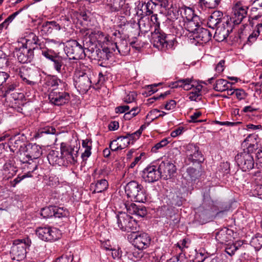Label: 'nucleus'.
<instances>
[{
	"mask_svg": "<svg viewBox=\"0 0 262 262\" xmlns=\"http://www.w3.org/2000/svg\"><path fill=\"white\" fill-rule=\"evenodd\" d=\"M187 148V155L189 159L192 161H201L202 159V154L194 145H189Z\"/></svg>",
	"mask_w": 262,
	"mask_h": 262,
	"instance_id": "nucleus-23",
	"label": "nucleus"
},
{
	"mask_svg": "<svg viewBox=\"0 0 262 262\" xmlns=\"http://www.w3.org/2000/svg\"><path fill=\"white\" fill-rule=\"evenodd\" d=\"M75 86L82 92H86L91 86V81L88 73L79 72L75 78Z\"/></svg>",
	"mask_w": 262,
	"mask_h": 262,
	"instance_id": "nucleus-13",
	"label": "nucleus"
},
{
	"mask_svg": "<svg viewBox=\"0 0 262 262\" xmlns=\"http://www.w3.org/2000/svg\"><path fill=\"white\" fill-rule=\"evenodd\" d=\"M79 10L80 11V16H90V15H94V13L92 12L93 9L89 5L81 6Z\"/></svg>",
	"mask_w": 262,
	"mask_h": 262,
	"instance_id": "nucleus-38",
	"label": "nucleus"
},
{
	"mask_svg": "<svg viewBox=\"0 0 262 262\" xmlns=\"http://www.w3.org/2000/svg\"><path fill=\"white\" fill-rule=\"evenodd\" d=\"M42 27L44 31L50 32H51V30L53 29L57 30L60 29V25L54 21H47L42 25Z\"/></svg>",
	"mask_w": 262,
	"mask_h": 262,
	"instance_id": "nucleus-36",
	"label": "nucleus"
},
{
	"mask_svg": "<svg viewBox=\"0 0 262 262\" xmlns=\"http://www.w3.org/2000/svg\"><path fill=\"white\" fill-rule=\"evenodd\" d=\"M111 52V50L108 48H105L100 51L98 55H99L100 54V57L103 58V59H108Z\"/></svg>",
	"mask_w": 262,
	"mask_h": 262,
	"instance_id": "nucleus-57",
	"label": "nucleus"
},
{
	"mask_svg": "<svg viewBox=\"0 0 262 262\" xmlns=\"http://www.w3.org/2000/svg\"><path fill=\"white\" fill-rule=\"evenodd\" d=\"M200 176L199 171L193 167H188L183 174V178L189 183L194 181Z\"/></svg>",
	"mask_w": 262,
	"mask_h": 262,
	"instance_id": "nucleus-25",
	"label": "nucleus"
},
{
	"mask_svg": "<svg viewBox=\"0 0 262 262\" xmlns=\"http://www.w3.org/2000/svg\"><path fill=\"white\" fill-rule=\"evenodd\" d=\"M235 160L243 171L250 170L254 167L255 162L253 156L245 150L243 152L238 154L235 156Z\"/></svg>",
	"mask_w": 262,
	"mask_h": 262,
	"instance_id": "nucleus-8",
	"label": "nucleus"
},
{
	"mask_svg": "<svg viewBox=\"0 0 262 262\" xmlns=\"http://www.w3.org/2000/svg\"><path fill=\"white\" fill-rule=\"evenodd\" d=\"M125 192L128 197L135 202H144L147 199L146 193L143 187L137 182L132 181L125 186Z\"/></svg>",
	"mask_w": 262,
	"mask_h": 262,
	"instance_id": "nucleus-1",
	"label": "nucleus"
},
{
	"mask_svg": "<svg viewBox=\"0 0 262 262\" xmlns=\"http://www.w3.org/2000/svg\"><path fill=\"white\" fill-rule=\"evenodd\" d=\"M117 141L121 150L125 148L130 144L128 138H126L125 136L118 137Z\"/></svg>",
	"mask_w": 262,
	"mask_h": 262,
	"instance_id": "nucleus-40",
	"label": "nucleus"
},
{
	"mask_svg": "<svg viewBox=\"0 0 262 262\" xmlns=\"http://www.w3.org/2000/svg\"><path fill=\"white\" fill-rule=\"evenodd\" d=\"M108 186V183L105 179L98 180L95 183H92L90 189L93 190V193H101L105 191Z\"/></svg>",
	"mask_w": 262,
	"mask_h": 262,
	"instance_id": "nucleus-21",
	"label": "nucleus"
},
{
	"mask_svg": "<svg viewBox=\"0 0 262 262\" xmlns=\"http://www.w3.org/2000/svg\"><path fill=\"white\" fill-rule=\"evenodd\" d=\"M232 83H230L226 80L220 79L216 81L215 84L214 85L213 89L217 92H223L231 87Z\"/></svg>",
	"mask_w": 262,
	"mask_h": 262,
	"instance_id": "nucleus-30",
	"label": "nucleus"
},
{
	"mask_svg": "<svg viewBox=\"0 0 262 262\" xmlns=\"http://www.w3.org/2000/svg\"><path fill=\"white\" fill-rule=\"evenodd\" d=\"M25 36V43L23 46L27 48L28 50L33 52L38 47L41 48V43L38 37L33 32H29L26 33Z\"/></svg>",
	"mask_w": 262,
	"mask_h": 262,
	"instance_id": "nucleus-16",
	"label": "nucleus"
},
{
	"mask_svg": "<svg viewBox=\"0 0 262 262\" xmlns=\"http://www.w3.org/2000/svg\"><path fill=\"white\" fill-rule=\"evenodd\" d=\"M166 35L162 32L159 25L154 26V31L151 32L150 37V42L153 46L159 50H163L167 49L169 45L168 42L166 39Z\"/></svg>",
	"mask_w": 262,
	"mask_h": 262,
	"instance_id": "nucleus-6",
	"label": "nucleus"
},
{
	"mask_svg": "<svg viewBox=\"0 0 262 262\" xmlns=\"http://www.w3.org/2000/svg\"><path fill=\"white\" fill-rule=\"evenodd\" d=\"M23 96V94L21 93L13 92L11 94H10V95H9L7 97H8V99L10 101H12L13 100L17 101L22 99Z\"/></svg>",
	"mask_w": 262,
	"mask_h": 262,
	"instance_id": "nucleus-53",
	"label": "nucleus"
},
{
	"mask_svg": "<svg viewBox=\"0 0 262 262\" xmlns=\"http://www.w3.org/2000/svg\"><path fill=\"white\" fill-rule=\"evenodd\" d=\"M137 223L135 221V220L133 219V218L130 216V220H129L128 222H127V225L124 229V231H127V232H135L136 231L137 229Z\"/></svg>",
	"mask_w": 262,
	"mask_h": 262,
	"instance_id": "nucleus-39",
	"label": "nucleus"
},
{
	"mask_svg": "<svg viewBox=\"0 0 262 262\" xmlns=\"http://www.w3.org/2000/svg\"><path fill=\"white\" fill-rule=\"evenodd\" d=\"M151 239L149 236L145 233L136 235L133 241V245L139 250L147 248L150 244Z\"/></svg>",
	"mask_w": 262,
	"mask_h": 262,
	"instance_id": "nucleus-17",
	"label": "nucleus"
},
{
	"mask_svg": "<svg viewBox=\"0 0 262 262\" xmlns=\"http://www.w3.org/2000/svg\"><path fill=\"white\" fill-rule=\"evenodd\" d=\"M77 154L78 151L71 146H61L60 155L62 162L66 160L68 163L74 164L77 162Z\"/></svg>",
	"mask_w": 262,
	"mask_h": 262,
	"instance_id": "nucleus-15",
	"label": "nucleus"
},
{
	"mask_svg": "<svg viewBox=\"0 0 262 262\" xmlns=\"http://www.w3.org/2000/svg\"><path fill=\"white\" fill-rule=\"evenodd\" d=\"M231 230L227 229L222 230L216 234L215 238L219 243L226 244L227 242L231 240Z\"/></svg>",
	"mask_w": 262,
	"mask_h": 262,
	"instance_id": "nucleus-26",
	"label": "nucleus"
},
{
	"mask_svg": "<svg viewBox=\"0 0 262 262\" xmlns=\"http://www.w3.org/2000/svg\"><path fill=\"white\" fill-rule=\"evenodd\" d=\"M53 62L54 69L59 73L61 72L62 67H63V58L57 54L51 60Z\"/></svg>",
	"mask_w": 262,
	"mask_h": 262,
	"instance_id": "nucleus-31",
	"label": "nucleus"
},
{
	"mask_svg": "<svg viewBox=\"0 0 262 262\" xmlns=\"http://www.w3.org/2000/svg\"><path fill=\"white\" fill-rule=\"evenodd\" d=\"M162 4H157L152 1L148 2L145 5H142L141 8L138 7L136 10L137 16H146L151 15V16H157L161 13L160 9Z\"/></svg>",
	"mask_w": 262,
	"mask_h": 262,
	"instance_id": "nucleus-5",
	"label": "nucleus"
},
{
	"mask_svg": "<svg viewBox=\"0 0 262 262\" xmlns=\"http://www.w3.org/2000/svg\"><path fill=\"white\" fill-rule=\"evenodd\" d=\"M142 134V130H141V129H138L137 131L132 133H127L126 134L125 136L126 138H128L129 142H130V141H135L138 139L139 137L140 136L141 134Z\"/></svg>",
	"mask_w": 262,
	"mask_h": 262,
	"instance_id": "nucleus-51",
	"label": "nucleus"
},
{
	"mask_svg": "<svg viewBox=\"0 0 262 262\" xmlns=\"http://www.w3.org/2000/svg\"><path fill=\"white\" fill-rule=\"evenodd\" d=\"M136 96L137 94L135 92H129L124 98V101L127 103H131L135 100Z\"/></svg>",
	"mask_w": 262,
	"mask_h": 262,
	"instance_id": "nucleus-55",
	"label": "nucleus"
},
{
	"mask_svg": "<svg viewBox=\"0 0 262 262\" xmlns=\"http://www.w3.org/2000/svg\"><path fill=\"white\" fill-rule=\"evenodd\" d=\"M142 250H137L135 249L132 252V254L133 255V256L135 258L134 260L135 261H138L141 258L143 257V253L142 252Z\"/></svg>",
	"mask_w": 262,
	"mask_h": 262,
	"instance_id": "nucleus-63",
	"label": "nucleus"
},
{
	"mask_svg": "<svg viewBox=\"0 0 262 262\" xmlns=\"http://www.w3.org/2000/svg\"><path fill=\"white\" fill-rule=\"evenodd\" d=\"M114 46L119 53L122 55H126L129 52L130 46L128 45L125 39H119V41L115 42Z\"/></svg>",
	"mask_w": 262,
	"mask_h": 262,
	"instance_id": "nucleus-24",
	"label": "nucleus"
},
{
	"mask_svg": "<svg viewBox=\"0 0 262 262\" xmlns=\"http://www.w3.org/2000/svg\"><path fill=\"white\" fill-rule=\"evenodd\" d=\"M64 50L70 59H81L84 58L86 56L84 49L76 40L67 41Z\"/></svg>",
	"mask_w": 262,
	"mask_h": 262,
	"instance_id": "nucleus-3",
	"label": "nucleus"
},
{
	"mask_svg": "<svg viewBox=\"0 0 262 262\" xmlns=\"http://www.w3.org/2000/svg\"><path fill=\"white\" fill-rule=\"evenodd\" d=\"M73 260V255L71 254L63 255L57 258L54 262H72Z\"/></svg>",
	"mask_w": 262,
	"mask_h": 262,
	"instance_id": "nucleus-54",
	"label": "nucleus"
},
{
	"mask_svg": "<svg viewBox=\"0 0 262 262\" xmlns=\"http://www.w3.org/2000/svg\"><path fill=\"white\" fill-rule=\"evenodd\" d=\"M42 154L41 147L36 144H29L24 147V150L20 152L18 156L20 161L23 163L28 162L30 160L38 158Z\"/></svg>",
	"mask_w": 262,
	"mask_h": 262,
	"instance_id": "nucleus-4",
	"label": "nucleus"
},
{
	"mask_svg": "<svg viewBox=\"0 0 262 262\" xmlns=\"http://www.w3.org/2000/svg\"><path fill=\"white\" fill-rule=\"evenodd\" d=\"M142 177L146 182L152 183L158 181L161 178L159 167L152 165L147 167L143 171Z\"/></svg>",
	"mask_w": 262,
	"mask_h": 262,
	"instance_id": "nucleus-14",
	"label": "nucleus"
},
{
	"mask_svg": "<svg viewBox=\"0 0 262 262\" xmlns=\"http://www.w3.org/2000/svg\"><path fill=\"white\" fill-rule=\"evenodd\" d=\"M235 94L238 100L244 99L247 96V94L245 92L241 89H235Z\"/></svg>",
	"mask_w": 262,
	"mask_h": 262,
	"instance_id": "nucleus-62",
	"label": "nucleus"
},
{
	"mask_svg": "<svg viewBox=\"0 0 262 262\" xmlns=\"http://www.w3.org/2000/svg\"><path fill=\"white\" fill-rule=\"evenodd\" d=\"M158 167L161 177L165 180L171 179L176 172V166L168 161H162Z\"/></svg>",
	"mask_w": 262,
	"mask_h": 262,
	"instance_id": "nucleus-12",
	"label": "nucleus"
},
{
	"mask_svg": "<svg viewBox=\"0 0 262 262\" xmlns=\"http://www.w3.org/2000/svg\"><path fill=\"white\" fill-rule=\"evenodd\" d=\"M192 79L191 78H186L182 79V87L184 89V90L188 91L190 90L192 87L194 85L193 84H192Z\"/></svg>",
	"mask_w": 262,
	"mask_h": 262,
	"instance_id": "nucleus-45",
	"label": "nucleus"
},
{
	"mask_svg": "<svg viewBox=\"0 0 262 262\" xmlns=\"http://www.w3.org/2000/svg\"><path fill=\"white\" fill-rule=\"evenodd\" d=\"M53 216L55 217L61 218L66 217L69 215V211L63 207H58L56 206H53Z\"/></svg>",
	"mask_w": 262,
	"mask_h": 262,
	"instance_id": "nucleus-35",
	"label": "nucleus"
},
{
	"mask_svg": "<svg viewBox=\"0 0 262 262\" xmlns=\"http://www.w3.org/2000/svg\"><path fill=\"white\" fill-rule=\"evenodd\" d=\"M105 4L106 9L111 12L118 11L121 8L124 7V9H125V11H124V13L126 15H130V13L127 10L128 7L125 5L124 0H105Z\"/></svg>",
	"mask_w": 262,
	"mask_h": 262,
	"instance_id": "nucleus-18",
	"label": "nucleus"
},
{
	"mask_svg": "<svg viewBox=\"0 0 262 262\" xmlns=\"http://www.w3.org/2000/svg\"><path fill=\"white\" fill-rule=\"evenodd\" d=\"M204 6L209 8H214L217 6L221 0H200Z\"/></svg>",
	"mask_w": 262,
	"mask_h": 262,
	"instance_id": "nucleus-43",
	"label": "nucleus"
},
{
	"mask_svg": "<svg viewBox=\"0 0 262 262\" xmlns=\"http://www.w3.org/2000/svg\"><path fill=\"white\" fill-rule=\"evenodd\" d=\"M226 247L225 248V251L226 252L229 254L230 256H232L235 254V251H236V248H235V246L233 244H226Z\"/></svg>",
	"mask_w": 262,
	"mask_h": 262,
	"instance_id": "nucleus-58",
	"label": "nucleus"
},
{
	"mask_svg": "<svg viewBox=\"0 0 262 262\" xmlns=\"http://www.w3.org/2000/svg\"><path fill=\"white\" fill-rule=\"evenodd\" d=\"M178 14L181 16H198L195 14L194 10L192 8L184 6L182 7L178 11Z\"/></svg>",
	"mask_w": 262,
	"mask_h": 262,
	"instance_id": "nucleus-33",
	"label": "nucleus"
},
{
	"mask_svg": "<svg viewBox=\"0 0 262 262\" xmlns=\"http://www.w3.org/2000/svg\"><path fill=\"white\" fill-rule=\"evenodd\" d=\"M48 160L50 164L60 165L62 164L61 155L56 150H51L47 156Z\"/></svg>",
	"mask_w": 262,
	"mask_h": 262,
	"instance_id": "nucleus-28",
	"label": "nucleus"
},
{
	"mask_svg": "<svg viewBox=\"0 0 262 262\" xmlns=\"http://www.w3.org/2000/svg\"><path fill=\"white\" fill-rule=\"evenodd\" d=\"M202 89V85H198L195 86V88L193 90V91L189 93L188 94V98L191 101H196L198 99L199 100L201 99V98H199L201 96V92Z\"/></svg>",
	"mask_w": 262,
	"mask_h": 262,
	"instance_id": "nucleus-32",
	"label": "nucleus"
},
{
	"mask_svg": "<svg viewBox=\"0 0 262 262\" xmlns=\"http://www.w3.org/2000/svg\"><path fill=\"white\" fill-rule=\"evenodd\" d=\"M18 85V84L15 82L8 83L5 88V96L9 95L11 92L14 91L16 89Z\"/></svg>",
	"mask_w": 262,
	"mask_h": 262,
	"instance_id": "nucleus-46",
	"label": "nucleus"
},
{
	"mask_svg": "<svg viewBox=\"0 0 262 262\" xmlns=\"http://www.w3.org/2000/svg\"><path fill=\"white\" fill-rule=\"evenodd\" d=\"M56 134V129L52 126H46L38 131L37 135L39 137H41L43 134H51L54 135Z\"/></svg>",
	"mask_w": 262,
	"mask_h": 262,
	"instance_id": "nucleus-42",
	"label": "nucleus"
},
{
	"mask_svg": "<svg viewBox=\"0 0 262 262\" xmlns=\"http://www.w3.org/2000/svg\"><path fill=\"white\" fill-rule=\"evenodd\" d=\"M116 37H118L119 39H120V31H115V32H113L112 34V35L111 36L107 35L105 37V39L106 41H109L110 38V40L114 43V44L115 43V42H117L116 40Z\"/></svg>",
	"mask_w": 262,
	"mask_h": 262,
	"instance_id": "nucleus-56",
	"label": "nucleus"
},
{
	"mask_svg": "<svg viewBox=\"0 0 262 262\" xmlns=\"http://www.w3.org/2000/svg\"><path fill=\"white\" fill-rule=\"evenodd\" d=\"M31 244V241L28 237L13 241L10 251L12 260L23 259L26 257L27 249Z\"/></svg>",
	"mask_w": 262,
	"mask_h": 262,
	"instance_id": "nucleus-2",
	"label": "nucleus"
},
{
	"mask_svg": "<svg viewBox=\"0 0 262 262\" xmlns=\"http://www.w3.org/2000/svg\"><path fill=\"white\" fill-rule=\"evenodd\" d=\"M140 112V110L137 107H133L129 112L126 113L124 115L125 120H130L133 117L137 115Z\"/></svg>",
	"mask_w": 262,
	"mask_h": 262,
	"instance_id": "nucleus-47",
	"label": "nucleus"
},
{
	"mask_svg": "<svg viewBox=\"0 0 262 262\" xmlns=\"http://www.w3.org/2000/svg\"><path fill=\"white\" fill-rule=\"evenodd\" d=\"M62 16H72V15L77 16L78 15H80V11L74 9H63L62 12L61 13Z\"/></svg>",
	"mask_w": 262,
	"mask_h": 262,
	"instance_id": "nucleus-48",
	"label": "nucleus"
},
{
	"mask_svg": "<svg viewBox=\"0 0 262 262\" xmlns=\"http://www.w3.org/2000/svg\"><path fill=\"white\" fill-rule=\"evenodd\" d=\"M16 74L22 79L24 83L33 85L35 84L34 74L35 72L30 68L21 67L19 69H16Z\"/></svg>",
	"mask_w": 262,
	"mask_h": 262,
	"instance_id": "nucleus-11",
	"label": "nucleus"
},
{
	"mask_svg": "<svg viewBox=\"0 0 262 262\" xmlns=\"http://www.w3.org/2000/svg\"><path fill=\"white\" fill-rule=\"evenodd\" d=\"M16 55L19 62L25 63L32 60L34 57V52L30 51L23 46L16 52Z\"/></svg>",
	"mask_w": 262,
	"mask_h": 262,
	"instance_id": "nucleus-19",
	"label": "nucleus"
},
{
	"mask_svg": "<svg viewBox=\"0 0 262 262\" xmlns=\"http://www.w3.org/2000/svg\"><path fill=\"white\" fill-rule=\"evenodd\" d=\"M8 145L10 150L13 152L18 149V153H19V156H20V152H23L24 150V147H26L25 144L21 140L15 138L10 139Z\"/></svg>",
	"mask_w": 262,
	"mask_h": 262,
	"instance_id": "nucleus-22",
	"label": "nucleus"
},
{
	"mask_svg": "<svg viewBox=\"0 0 262 262\" xmlns=\"http://www.w3.org/2000/svg\"><path fill=\"white\" fill-rule=\"evenodd\" d=\"M15 168L14 166L13 163L11 161L6 162L4 165V170L5 171H12L13 172H15ZM13 173H12V174H13Z\"/></svg>",
	"mask_w": 262,
	"mask_h": 262,
	"instance_id": "nucleus-61",
	"label": "nucleus"
},
{
	"mask_svg": "<svg viewBox=\"0 0 262 262\" xmlns=\"http://www.w3.org/2000/svg\"><path fill=\"white\" fill-rule=\"evenodd\" d=\"M187 19V21L185 22V26L187 27L188 30L190 31V34H192V31L195 32L194 31L195 28H196L199 27V23L198 22L195 23L193 20L194 17H191V18H188V17H186Z\"/></svg>",
	"mask_w": 262,
	"mask_h": 262,
	"instance_id": "nucleus-37",
	"label": "nucleus"
},
{
	"mask_svg": "<svg viewBox=\"0 0 262 262\" xmlns=\"http://www.w3.org/2000/svg\"><path fill=\"white\" fill-rule=\"evenodd\" d=\"M49 99L52 104L60 106L68 103L70 99V97L68 93L62 90L55 89L49 93Z\"/></svg>",
	"mask_w": 262,
	"mask_h": 262,
	"instance_id": "nucleus-9",
	"label": "nucleus"
},
{
	"mask_svg": "<svg viewBox=\"0 0 262 262\" xmlns=\"http://www.w3.org/2000/svg\"><path fill=\"white\" fill-rule=\"evenodd\" d=\"M222 27H218L215 31L214 37L215 40L221 42L225 40L229 35V29L226 28L225 25L223 24Z\"/></svg>",
	"mask_w": 262,
	"mask_h": 262,
	"instance_id": "nucleus-27",
	"label": "nucleus"
},
{
	"mask_svg": "<svg viewBox=\"0 0 262 262\" xmlns=\"http://www.w3.org/2000/svg\"><path fill=\"white\" fill-rule=\"evenodd\" d=\"M256 165L258 168L262 169V149H259L256 154Z\"/></svg>",
	"mask_w": 262,
	"mask_h": 262,
	"instance_id": "nucleus-60",
	"label": "nucleus"
},
{
	"mask_svg": "<svg viewBox=\"0 0 262 262\" xmlns=\"http://www.w3.org/2000/svg\"><path fill=\"white\" fill-rule=\"evenodd\" d=\"M259 35V31L258 29L254 31L248 37L247 41L246 42V44L248 45H252L253 42H254L258 36Z\"/></svg>",
	"mask_w": 262,
	"mask_h": 262,
	"instance_id": "nucleus-44",
	"label": "nucleus"
},
{
	"mask_svg": "<svg viewBox=\"0 0 262 262\" xmlns=\"http://www.w3.org/2000/svg\"><path fill=\"white\" fill-rule=\"evenodd\" d=\"M250 244L256 250H259L262 247V235L256 234L251 239Z\"/></svg>",
	"mask_w": 262,
	"mask_h": 262,
	"instance_id": "nucleus-34",
	"label": "nucleus"
},
{
	"mask_svg": "<svg viewBox=\"0 0 262 262\" xmlns=\"http://www.w3.org/2000/svg\"><path fill=\"white\" fill-rule=\"evenodd\" d=\"M54 210L53 206L43 208L40 211V215L43 218H48L53 216Z\"/></svg>",
	"mask_w": 262,
	"mask_h": 262,
	"instance_id": "nucleus-41",
	"label": "nucleus"
},
{
	"mask_svg": "<svg viewBox=\"0 0 262 262\" xmlns=\"http://www.w3.org/2000/svg\"><path fill=\"white\" fill-rule=\"evenodd\" d=\"M42 55L46 58L51 60L57 55V54L53 50L49 49H44L41 50Z\"/></svg>",
	"mask_w": 262,
	"mask_h": 262,
	"instance_id": "nucleus-50",
	"label": "nucleus"
},
{
	"mask_svg": "<svg viewBox=\"0 0 262 262\" xmlns=\"http://www.w3.org/2000/svg\"><path fill=\"white\" fill-rule=\"evenodd\" d=\"M223 18H226V20L223 24L225 25L226 28H228L229 29V31H231L232 28L234 27L233 25V19L237 18V17H223Z\"/></svg>",
	"mask_w": 262,
	"mask_h": 262,
	"instance_id": "nucleus-59",
	"label": "nucleus"
},
{
	"mask_svg": "<svg viewBox=\"0 0 262 262\" xmlns=\"http://www.w3.org/2000/svg\"><path fill=\"white\" fill-rule=\"evenodd\" d=\"M36 233L39 238L45 241H55L61 236L59 230L50 227H39L36 229Z\"/></svg>",
	"mask_w": 262,
	"mask_h": 262,
	"instance_id": "nucleus-7",
	"label": "nucleus"
},
{
	"mask_svg": "<svg viewBox=\"0 0 262 262\" xmlns=\"http://www.w3.org/2000/svg\"><path fill=\"white\" fill-rule=\"evenodd\" d=\"M248 7L237 2L232 8V12L235 16H245L247 13Z\"/></svg>",
	"mask_w": 262,
	"mask_h": 262,
	"instance_id": "nucleus-29",
	"label": "nucleus"
},
{
	"mask_svg": "<svg viewBox=\"0 0 262 262\" xmlns=\"http://www.w3.org/2000/svg\"><path fill=\"white\" fill-rule=\"evenodd\" d=\"M128 212L131 214H137L138 207L134 203H132L129 206H126Z\"/></svg>",
	"mask_w": 262,
	"mask_h": 262,
	"instance_id": "nucleus-64",
	"label": "nucleus"
},
{
	"mask_svg": "<svg viewBox=\"0 0 262 262\" xmlns=\"http://www.w3.org/2000/svg\"><path fill=\"white\" fill-rule=\"evenodd\" d=\"M130 216L129 215L125 212H120L116 216V223L114 225L115 228L117 227L122 231H124L127 222L130 220Z\"/></svg>",
	"mask_w": 262,
	"mask_h": 262,
	"instance_id": "nucleus-20",
	"label": "nucleus"
},
{
	"mask_svg": "<svg viewBox=\"0 0 262 262\" xmlns=\"http://www.w3.org/2000/svg\"><path fill=\"white\" fill-rule=\"evenodd\" d=\"M168 143V141H167V139L164 138L153 146L151 150L153 152H157L158 149L166 146Z\"/></svg>",
	"mask_w": 262,
	"mask_h": 262,
	"instance_id": "nucleus-49",
	"label": "nucleus"
},
{
	"mask_svg": "<svg viewBox=\"0 0 262 262\" xmlns=\"http://www.w3.org/2000/svg\"><path fill=\"white\" fill-rule=\"evenodd\" d=\"M256 137L257 136L254 134H250L248 135L243 142V146L245 147V146L249 145V144H251V143L256 142Z\"/></svg>",
	"mask_w": 262,
	"mask_h": 262,
	"instance_id": "nucleus-52",
	"label": "nucleus"
},
{
	"mask_svg": "<svg viewBox=\"0 0 262 262\" xmlns=\"http://www.w3.org/2000/svg\"><path fill=\"white\" fill-rule=\"evenodd\" d=\"M192 31V34H190L189 37L191 40H196L198 43H204L208 42L211 38V34L207 29L198 27Z\"/></svg>",
	"mask_w": 262,
	"mask_h": 262,
	"instance_id": "nucleus-10",
	"label": "nucleus"
}]
</instances>
